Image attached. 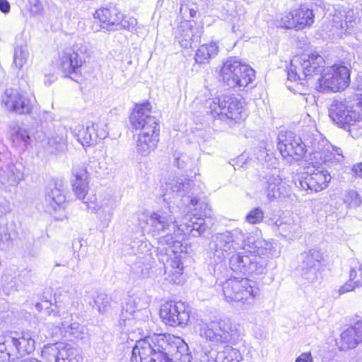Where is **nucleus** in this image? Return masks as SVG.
<instances>
[{
    "label": "nucleus",
    "instance_id": "nucleus-37",
    "mask_svg": "<svg viewBox=\"0 0 362 362\" xmlns=\"http://www.w3.org/2000/svg\"><path fill=\"white\" fill-rule=\"evenodd\" d=\"M28 50L26 45H17L14 49L13 64L21 69L26 63L28 58Z\"/></svg>",
    "mask_w": 362,
    "mask_h": 362
},
{
    "label": "nucleus",
    "instance_id": "nucleus-14",
    "mask_svg": "<svg viewBox=\"0 0 362 362\" xmlns=\"http://www.w3.org/2000/svg\"><path fill=\"white\" fill-rule=\"evenodd\" d=\"M315 16L312 9L305 5H300L298 8H293L291 11L277 20V27L284 28H295L301 30L305 27H310L314 23Z\"/></svg>",
    "mask_w": 362,
    "mask_h": 362
},
{
    "label": "nucleus",
    "instance_id": "nucleus-57",
    "mask_svg": "<svg viewBox=\"0 0 362 362\" xmlns=\"http://www.w3.org/2000/svg\"><path fill=\"white\" fill-rule=\"evenodd\" d=\"M345 25L346 26V28L342 23L340 24V31L338 33V35H339L341 37H342L343 35H345L346 33H351L352 31V29L347 25V22H345Z\"/></svg>",
    "mask_w": 362,
    "mask_h": 362
},
{
    "label": "nucleus",
    "instance_id": "nucleus-15",
    "mask_svg": "<svg viewBox=\"0 0 362 362\" xmlns=\"http://www.w3.org/2000/svg\"><path fill=\"white\" fill-rule=\"evenodd\" d=\"M85 53L86 48L82 45H75L71 50L59 54L57 66L66 76L71 74H78L86 61Z\"/></svg>",
    "mask_w": 362,
    "mask_h": 362
},
{
    "label": "nucleus",
    "instance_id": "nucleus-30",
    "mask_svg": "<svg viewBox=\"0 0 362 362\" xmlns=\"http://www.w3.org/2000/svg\"><path fill=\"white\" fill-rule=\"evenodd\" d=\"M117 201L112 197L104 198L95 206V211L100 221V226L107 228L111 222Z\"/></svg>",
    "mask_w": 362,
    "mask_h": 362
},
{
    "label": "nucleus",
    "instance_id": "nucleus-27",
    "mask_svg": "<svg viewBox=\"0 0 362 362\" xmlns=\"http://www.w3.org/2000/svg\"><path fill=\"white\" fill-rule=\"evenodd\" d=\"M72 189L77 197L84 200L88 191V175L84 165H76L72 168Z\"/></svg>",
    "mask_w": 362,
    "mask_h": 362
},
{
    "label": "nucleus",
    "instance_id": "nucleus-8",
    "mask_svg": "<svg viewBox=\"0 0 362 362\" xmlns=\"http://www.w3.org/2000/svg\"><path fill=\"white\" fill-rule=\"evenodd\" d=\"M198 325L200 337L215 344H235L238 340L237 329L232 326L228 319L201 322Z\"/></svg>",
    "mask_w": 362,
    "mask_h": 362
},
{
    "label": "nucleus",
    "instance_id": "nucleus-51",
    "mask_svg": "<svg viewBox=\"0 0 362 362\" xmlns=\"http://www.w3.org/2000/svg\"><path fill=\"white\" fill-rule=\"evenodd\" d=\"M200 362H217L216 354L212 351L204 353Z\"/></svg>",
    "mask_w": 362,
    "mask_h": 362
},
{
    "label": "nucleus",
    "instance_id": "nucleus-19",
    "mask_svg": "<svg viewBox=\"0 0 362 362\" xmlns=\"http://www.w3.org/2000/svg\"><path fill=\"white\" fill-rule=\"evenodd\" d=\"M262 185L263 192L269 201L290 195V187L282 182L276 169L265 173L262 180Z\"/></svg>",
    "mask_w": 362,
    "mask_h": 362
},
{
    "label": "nucleus",
    "instance_id": "nucleus-45",
    "mask_svg": "<svg viewBox=\"0 0 362 362\" xmlns=\"http://www.w3.org/2000/svg\"><path fill=\"white\" fill-rule=\"evenodd\" d=\"M344 202L348 204L350 207H357L361 205L362 201L357 192L350 190L346 193Z\"/></svg>",
    "mask_w": 362,
    "mask_h": 362
},
{
    "label": "nucleus",
    "instance_id": "nucleus-49",
    "mask_svg": "<svg viewBox=\"0 0 362 362\" xmlns=\"http://www.w3.org/2000/svg\"><path fill=\"white\" fill-rule=\"evenodd\" d=\"M30 12L35 16L41 14L43 6L40 0H28Z\"/></svg>",
    "mask_w": 362,
    "mask_h": 362
},
{
    "label": "nucleus",
    "instance_id": "nucleus-2",
    "mask_svg": "<svg viewBox=\"0 0 362 362\" xmlns=\"http://www.w3.org/2000/svg\"><path fill=\"white\" fill-rule=\"evenodd\" d=\"M246 241V233L241 229L226 230L212 236L209 243L211 259L214 261L209 266V271L217 279L226 272V259L231 257L239 249L243 250Z\"/></svg>",
    "mask_w": 362,
    "mask_h": 362
},
{
    "label": "nucleus",
    "instance_id": "nucleus-64",
    "mask_svg": "<svg viewBox=\"0 0 362 362\" xmlns=\"http://www.w3.org/2000/svg\"><path fill=\"white\" fill-rule=\"evenodd\" d=\"M197 13V8L196 6H194L193 7H190L189 11L188 17L189 18H194Z\"/></svg>",
    "mask_w": 362,
    "mask_h": 362
},
{
    "label": "nucleus",
    "instance_id": "nucleus-32",
    "mask_svg": "<svg viewBox=\"0 0 362 362\" xmlns=\"http://www.w3.org/2000/svg\"><path fill=\"white\" fill-rule=\"evenodd\" d=\"M341 346L343 350L354 349L362 341V323L347 328L341 334Z\"/></svg>",
    "mask_w": 362,
    "mask_h": 362
},
{
    "label": "nucleus",
    "instance_id": "nucleus-16",
    "mask_svg": "<svg viewBox=\"0 0 362 362\" xmlns=\"http://www.w3.org/2000/svg\"><path fill=\"white\" fill-rule=\"evenodd\" d=\"M160 316L166 325L172 327L186 325L189 319L187 306L180 301L163 304L160 309Z\"/></svg>",
    "mask_w": 362,
    "mask_h": 362
},
{
    "label": "nucleus",
    "instance_id": "nucleus-25",
    "mask_svg": "<svg viewBox=\"0 0 362 362\" xmlns=\"http://www.w3.org/2000/svg\"><path fill=\"white\" fill-rule=\"evenodd\" d=\"M243 250H247L258 255L260 258L264 259L268 264L269 259L279 257L278 251L274 244L264 239L258 238L256 240H252L246 233V241L243 243Z\"/></svg>",
    "mask_w": 362,
    "mask_h": 362
},
{
    "label": "nucleus",
    "instance_id": "nucleus-10",
    "mask_svg": "<svg viewBox=\"0 0 362 362\" xmlns=\"http://www.w3.org/2000/svg\"><path fill=\"white\" fill-rule=\"evenodd\" d=\"M324 64L323 57L318 54L295 56L291 59L288 68V79L296 81L302 80V76L308 77L313 73H320Z\"/></svg>",
    "mask_w": 362,
    "mask_h": 362
},
{
    "label": "nucleus",
    "instance_id": "nucleus-6",
    "mask_svg": "<svg viewBox=\"0 0 362 362\" xmlns=\"http://www.w3.org/2000/svg\"><path fill=\"white\" fill-rule=\"evenodd\" d=\"M221 77L229 88H246L255 78V70L241 62L238 57H230L221 69Z\"/></svg>",
    "mask_w": 362,
    "mask_h": 362
},
{
    "label": "nucleus",
    "instance_id": "nucleus-46",
    "mask_svg": "<svg viewBox=\"0 0 362 362\" xmlns=\"http://www.w3.org/2000/svg\"><path fill=\"white\" fill-rule=\"evenodd\" d=\"M62 326L64 329H67L71 334L75 337H78L83 332V327L76 322L69 323L68 322H62Z\"/></svg>",
    "mask_w": 362,
    "mask_h": 362
},
{
    "label": "nucleus",
    "instance_id": "nucleus-24",
    "mask_svg": "<svg viewBox=\"0 0 362 362\" xmlns=\"http://www.w3.org/2000/svg\"><path fill=\"white\" fill-rule=\"evenodd\" d=\"M202 28L194 21L185 20L180 23L176 30L175 38L181 47H191L192 44L199 42L202 34Z\"/></svg>",
    "mask_w": 362,
    "mask_h": 362
},
{
    "label": "nucleus",
    "instance_id": "nucleus-48",
    "mask_svg": "<svg viewBox=\"0 0 362 362\" xmlns=\"http://www.w3.org/2000/svg\"><path fill=\"white\" fill-rule=\"evenodd\" d=\"M257 159L260 161L267 162L271 159L272 156L269 154L268 149L264 145L259 146L255 151Z\"/></svg>",
    "mask_w": 362,
    "mask_h": 362
},
{
    "label": "nucleus",
    "instance_id": "nucleus-26",
    "mask_svg": "<svg viewBox=\"0 0 362 362\" xmlns=\"http://www.w3.org/2000/svg\"><path fill=\"white\" fill-rule=\"evenodd\" d=\"M77 140L83 146H91L97 144L98 139H103L107 137L108 132L101 128L99 124L93 123L86 128L81 127L79 125L74 129Z\"/></svg>",
    "mask_w": 362,
    "mask_h": 362
},
{
    "label": "nucleus",
    "instance_id": "nucleus-62",
    "mask_svg": "<svg viewBox=\"0 0 362 362\" xmlns=\"http://www.w3.org/2000/svg\"><path fill=\"white\" fill-rule=\"evenodd\" d=\"M354 171L358 177H362V163L354 166Z\"/></svg>",
    "mask_w": 362,
    "mask_h": 362
},
{
    "label": "nucleus",
    "instance_id": "nucleus-43",
    "mask_svg": "<svg viewBox=\"0 0 362 362\" xmlns=\"http://www.w3.org/2000/svg\"><path fill=\"white\" fill-rule=\"evenodd\" d=\"M119 25L123 29L127 30L132 32L135 30L137 25V20L133 16H125L121 13V17H119Z\"/></svg>",
    "mask_w": 362,
    "mask_h": 362
},
{
    "label": "nucleus",
    "instance_id": "nucleus-58",
    "mask_svg": "<svg viewBox=\"0 0 362 362\" xmlns=\"http://www.w3.org/2000/svg\"><path fill=\"white\" fill-rule=\"evenodd\" d=\"M334 156H337L335 159L338 162H341L343 160L344 156L342 155V151L339 148H333L332 153Z\"/></svg>",
    "mask_w": 362,
    "mask_h": 362
},
{
    "label": "nucleus",
    "instance_id": "nucleus-50",
    "mask_svg": "<svg viewBox=\"0 0 362 362\" xmlns=\"http://www.w3.org/2000/svg\"><path fill=\"white\" fill-rule=\"evenodd\" d=\"M203 46L206 48V52L209 59L215 57L219 52V47L217 45L216 42H211L209 44H204Z\"/></svg>",
    "mask_w": 362,
    "mask_h": 362
},
{
    "label": "nucleus",
    "instance_id": "nucleus-31",
    "mask_svg": "<svg viewBox=\"0 0 362 362\" xmlns=\"http://www.w3.org/2000/svg\"><path fill=\"white\" fill-rule=\"evenodd\" d=\"M66 197L63 191L54 186L49 188L45 197V206L46 210L52 214L64 209Z\"/></svg>",
    "mask_w": 362,
    "mask_h": 362
},
{
    "label": "nucleus",
    "instance_id": "nucleus-59",
    "mask_svg": "<svg viewBox=\"0 0 362 362\" xmlns=\"http://www.w3.org/2000/svg\"><path fill=\"white\" fill-rule=\"evenodd\" d=\"M189 8H190V7L188 6L187 5H183V4L181 5L180 8V14L182 15V18H188Z\"/></svg>",
    "mask_w": 362,
    "mask_h": 362
},
{
    "label": "nucleus",
    "instance_id": "nucleus-7",
    "mask_svg": "<svg viewBox=\"0 0 362 362\" xmlns=\"http://www.w3.org/2000/svg\"><path fill=\"white\" fill-rule=\"evenodd\" d=\"M222 290L226 301L240 302L247 306L252 305L259 295L255 283L246 278L228 279L223 284Z\"/></svg>",
    "mask_w": 362,
    "mask_h": 362
},
{
    "label": "nucleus",
    "instance_id": "nucleus-36",
    "mask_svg": "<svg viewBox=\"0 0 362 362\" xmlns=\"http://www.w3.org/2000/svg\"><path fill=\"white\" fill-rule=\"evenodd\" d=\"M216 359L217 362H240L242 356L238 349L226 346L216 354Z\"/></svg>",
    "mask_w": 362,
    "mask_h": 362
},
{
    "label": "nucleus",
    "instance_id": "nucleus-63",
    "mask_svg": "<svg viewBox=\"0 0 362 362\" xmlns=\"http://www.w3.org/2000/svg\"><path fill=\"white\" fill-rule=\"evenodd\" d=\"M312 148L313 152L315 153H319L322 150L321 145L320 144H315V142L312 143Z\"/></svg>",
    "mask_w": 362,
    "mask_h": 362
},
{
    "label": "nucleus",
    "instance_id": "nucleus-22",
    "mask_svg": "<svg viewBox=\"0 0 362 362\" xmlns=\"http://www.w3.org/2000/svg\"><path fill=\"white\" fill-rule=\"evenodd\" d=\"M302 261L299 265L302 277L313 283L318 277L319 267L323 260V254L318 249H310L301 255Z\"/></svg>",
    "mask_w": 362,
    "mask_h": 362
},
{
    "label": "nucleus",
    "instance_id": "nucleus-21",
    "mask_svg": "<svg viewBox=\"0 0 362 362\" xmlns=\"http://www.w3.org/2000/svg\"><path fill=\"white\" fill-rule=\"evenodd\" d=\"M141 300L138 298H129L122 306L120 322L124 327L133 325H141L148 318V310L143 309L140 305Z\"/></svg>",
    "mask_w": 362,
    "mask_h": 362
},
{
    "label": "nucleus",
    "instance_id": "nucleus-35",
    "mask_svg": "<svg viewBox=\"0 0 362 362\" xmlns=\"http://www.w3.org/2000/svg\"><path fill=\"white\" fill-rule=\"evenodd\" d=\"M192 182L185 177H177L171 180L168 186L169 189L178 196L184 197L189 194L192 189Z\"/></svg>",
    "mask_w": 362,
    "mask_h": 362
},
{
    "label": "nucleus",
    "instance_id": "nucleus-52",
    "mask_svg": "<svg viewBox=\"0 0 362 362\" xmlns=\"http://www.w3.org/2000/svg\"><path fill=\"white\" fill-rule=\"evenodd\" d=\"M20 281L25 286H29L33 283L32 280V274L29 272H26L25 274H22L19 276Z\"/></svg>",
    "mask_w": 362,
    "mask_h": 362
},
{
    "label": "nucleus",
    "instance_id": "nucleus-23",
    "mask_svg": "<svg viewBox=\"0 0 362 362\" xmlns=\"http://www.w3.org/2000/svg\"><path fill=\"white\" fill-rule=\"evenodd\" d=\"M28 92H5L2 100L7 109L19 114H28L31 112L34 95Z\"/></svg>",
    "mask_w": 362,
    "mask_h": 362
},
{
    "label": "nucleus",
    "instance_id": "nucleus-34",
    "mask_svg": "<svg viewBox=\"0 0 362 362\" xmlns=\"http://www.w3.org/2000/svg\"><path fill=\"white\" fill-rule=\"evenodd\" d=\"M67 148V134L64 127L57 128L47 139V148L51 153L63 152Z\"/></svg>",
    "mask_w": 362,
    "mask_h": 362
},
{
    "label": "nucleus",
    "instance_id": "nucleus-18",
    "mask_svg": "<svg viewBox=\"0 0 362 362\" xmlns=\"http://www.w3.org/2000/svg\"><path fill=\"white\" fill-rule=\"evenodd\" d=\"M4 344H6L7 346L14 349L16 351V353H13V351L11 352V351H8L7 348L3 349L0 347V352L4 353V351H6V354L8 357V362L13 361L16 358L29 354L35 350V341L33 338L32 334L28 332H22L21 336L17 338H8ZM6 361V359H4V361Z\"/></svg>",
    "mask_w": 362,
    "mask_h": 362
},
{
    "label": "nucleus",
    "instance_id": "nucleus-47",
    "mask_svg": "<svg viewBox=\"0 0 362 362\" xmlns=\"http://www.w3.org/2000/svg\"><path fill=\"white\" fill-rule=\"evenodd\" d=\"M206 48L203 45L197 50L194 59L197 64H206L209 62V58L206 54Z\"/></svg>",
    "mask_w": 362,
    "mask_h": 362
},
{
    "label": "nucleus",
    "instance_id": "nucleus-13",
    "mask_svg": "<svg viewBox=\"0 0 362 362\" xmlns=\"http://www.w3.org/2000/svg\"><path fill=\"white\" fill-rule=\"evenodd\" d=\"M42 356L47 362H83V359L81 350L64 342L45 346Z\"/></svg>",
    "mask_w": 362,
    "mask_h": 362
},
{
    "label": "nucleus",
    "instance_id": "nucleus-54",
    "mask_svg": "<svg viewBox=\"0 0 362 362\" xmlns=\"http://www.w3.org/2000/svg\"><path fill=\"white\" fill-rule=\"evenodd\" d=\"M295 362H313V358L310 352H305L301 354Z\"/></svg>",
    "mask_w": 362,
    "mask_h": 362
},
{
    "label": "nucleus",
    "instance_id": "nucleus-55",
    "mask_svg": "<svg viewBox=\"0 0 362 362\" xmlns=\"http://www.w3.org/2000/svg\"><path fill=\"white\" fill-rule=\"evenodd\" d=\"M10 235L8 233H0V248H6L9 243Z\"/></svg>",
    "mask_w": 362,
    "mask_h": 362
},
{
    "label": "nucleus",
    "instance_id": "nucleus-44",
    "mask_svg": "<svg viewBox=\"0 0 362 362\" xmlns=\"http://www.w3.org/2000/svg\"><path fill=\"white\" fill-rule=\"evenodd\" d=\"M264 212L260 208L251 210L246 216V221L250 224H257L262 221Z\"/></svg>",
    "mask_w": 362,
    "mask_h": 362
},
{
    "label": "nucleus",
    "instance_id": "nucleus-28",
    "mask_svg": "<svg viewBox=\"0 0 362 362\" xmlns=\"http://www.w3.org/2000/svg\"><path fill=\"white\" fill-rule=\"evenodd\" d=\"M206 228L207 225L203 218L193 216L189 218L187 216L183 218L182 223L177 227L178 239L181 235L185 234H191L194 237L200 236Z\"/></svg>",
    "mask_w": 362,
    "mask_h": 362
},
{
    "label": "nucleus",
    "instance_id": "nucleus-1",
    "mask_svg": "<svg viewBox=\"0 0 362 362\" xmlns=\"http://www.w3.org/2000/svg\"><path fill=\"white\" fill-rule=\"evenodd\" d=\"M188 346L182 339L171 334H153L136 341L132 362H190Z\"/></svg>",
    "mask_w": 362,
    "mask_h": 362
},
{
    "label": "nucleus",
    "instance_id": "nucleus-11",
    "mask_svg": "<svg viewBox=\"0 0 362 362\" xmlns=\"http://www.w3.org/2000/svg\"><path fill=\"white\" fill-rule=\"evenodd\" d=\"M321 90H345L350 83V70L341 64H334L324 69L318 78Z\"/></svg>",
    "mask_w": 362,
    "mask_h": 362
},
{
    "label": "nucleus",
    "instance_id": "nucleus-38",
    "mask_svg": "<svg viewBox=\"0 0 362 362\" xmlns=\"http://www.w3.org/2000/svg\"><path fill=\"white\" fill-rule=\"evenodd\" d=\"M13 136L25 144H30L32 141V137L35 138L37 141L42 140V137L40 135L35 136L33 131H29L23 127H18V129L16 131Z\"/></svg>",
    "mask_w": 362,
    "mask_h": 362
},
{
    "label": "nucleus",
    "instance_id": "nucleus-20",
    "mask_svg": "<svg viewBox=\"0 0 362 362\" xmlns=\"http://www.w3.org/2000/svg\"><path fill=\"white\" fill-rule=\"evenodd\" d=\"M278 148L284 158H295L296 160L305 153V145L300 136L292 132L280 134Z\"/></svg>",
    "mask_w": 362,
    "mask_h": 362
},
{
    "label": "nucleus",
    "instance_id": "nucleus-53",
    "mask_svg": "<svg viewBox=\"0 0 362 362\" xmlns=\"http://www.w3.org/2000/svg\"><path fill=\"white\" fill-rule=\"evenodd\" d=\"M11 210V204L8 201H3L0 202V216L6 215Z\"/></svg>",
    "mask_w": 362,
    "mask_h": 362
},
{
    "label": "nucleus",
    "instance_id": "nucleus-3",
    "mask_svg": "<svg viewBox=\"0 0 362 362\" xmlns=\"http://www.w3.org/2000/svg\"><path fill=\"white\" fill-rule=\"evenodd\" d=\"M151 113V105L146 102L136 104L130 117L132 125L141 130L136 141V150L142 156H147L153 151L159 141V124Z\"/></svg>",
    "mask_w": 362,
    "mask_h": 362
},
{
    "label": "nucleus",
    "instance_id": "nucleus-17",
    "mask_svg": "<svg viewBox=\"0 0 362 362\" xmlns=\"http://www.w3.org/2000/svg\"><path fill=\"white\" fill-rule=\"evenodd\" d=\"M313 170L308 168L307 174L295 182L296 187L301 190L320 192L325 189L331 180V176L327 170L321 167L315 168Z\"/></svg>",
    "mask_w": 362,
    "mask_h": 362
},
{
    "label": "nucleus",
    "instance_id": "nucleus-60",
    "mask_svg": "<svg viewBox=\"0 0 362 362\" xmlns=\"http://www.w3.org/2000/svg\"><path fill=\"white\" fill-rule=\"evenodd\" d=\"M198 199L196 197H192V195L189 194H187V197H185V200H184V203L187 204L188 203H190L193 206L197 205L198 203Z\"/></svg>",
    "mask_w": 362,
    "mask_h": 362
},
{
    "label": "nucleus",
    "instance_id": "nucleus-61",
    "mask_svg": "<svg viewBox=\"0 0 362 362\" xmlns=\"http://www.w3.org/2000/svg\"><path fill=\"white\" fill-rule=\"evenodd\" d=\"M359 274L354 280L356 287H362V265L359 267Z\"/></svg>",
    "mask_w": 362,
    "mask_h": 362
},
{
    "label": "nucleus",
    "instance_id": "nucleus-4",
    "mask_svg": "<svg viewBox=\"0 0 362 362\" xmlns=\"http://www.w3.org/2000/svg\"><path fill=\"white\" fill-rule=\"evenodd\" d=\"M329 116L339 127L347 129L362 120V94L352 93L348 98L333 100Z\"/></svg>",
    "mask_w": 362,
    "mask_h": 362
},
{
    "label": "nucleus",
    "instance_id": "nucleus-12",
    "mask_svg": "<svg viewBox=\"0 0 362 362\" xmlns=\"http://www.w3.org/2000/svg\"><path fill=\"white\" fill-rule=\"evenodd\" d=\"M229 264L231 269L238 272L262 274L267 272L266 260L247 250L234 253Z\"/></svg>",
    "mask_w": 362,
    "mask_h": 362
},
{
    "label": "nucleus",
    "instance_id": "nucleus-29",
    "mask_svg": "<svg viewBox=\"0 0 362 362\" xmlns=\"http://www.w3.org/2000/svg\"><path fill=\"white\" fill-rule=\"evenodd\" d=\"M23 172L21 164H11L0 170V183L5 190L16 187L23 179Z\"/></svg>",
    "mask_w": 362,
    "mask_h": 362
},
{
    "label": "nucleus",
    "instance_id": "nucleus-42",
    "mask_svg": "<svg viewBox=\"0 0 362 362\" xmlns=\"http://www.w3.org/2000/svg\"><path fill=\"white\" fill-rule=\"evenodd\" d=\"M357 277V271L352 269L349 272V280L341 286L339 289V295L344 294L349 291H353L355 288H357L355 284V279Z\"/></svg>",
    "mask_w": 362,
    "mask_h": 362
},
{
    "label": "nucleus",
    "instance_id": "nucleus-40",
    "mask_svg": "<svg viewBox=\"0 0 362 362\" xmlns=\"http://www.w3.org/2000/svg\"><path fill=\"white\" fill-rule=\"evenodd\" d=\"M276 225L278 226V230L285 237H293L297 233L299 226L293 223H282L281 221L278 223V221L276 222Z\"/></svg>",
    "mask_w": 362,
    "mask_h": 362
},
{
    "label": "nucleus",
    "instance_id": "nucleus-56",
    "mask_svg": "<svg viewBox=\"0 0 362 362\" xmlns=\"http://www.w3.org/2000/svg\"><path fill=\"white\" fill-rule=\"evenodd\" d=\"M11 9V6L8 0H0V11L3 13H9Z\"/></svg>",
    "mask_w": 362,
    "mask_h": 362
},
{
    "label": "nucleus",
    "instance_id": "nucleus-33",
    "mask_svg": "<svg viewBox=\"0 0 362 362\" xmlns=\"http://www.w3.org/2000/svg\"><path fill=\"white\" fill-rule=\"evenodd\" d=\"M119 17H121V11L113 5L102 7L96 10L94 13V18L98 19L106 28L119 25Z\"/></svg>",
    "mask_w": 362,
    "mask_h": 362
},
{
    "label": "nucleus",
    "instance_id": "nucleus-5",
    "mask_svg": "<svg viewBox=\"0 0 362 362\" xmlns=\"http://www.w3.org/2000/svg\"><path fill=\"white\" fill-rule=\"evenodd\" d=\"M148 224L151 233L158 238L160 245L170 247L180 243L177 232L179 225L170 208L153 212L148 219Z\"/></svg>",
    "mask_w": 362,
    "mask_h": 362
},
{
    "label": "nucleus",
    "instance_id": "nucleus-41",
    "mask_svg": "<svg viewBox=\"0 0 362 362\" xmlns=\"http://www.w3.org/2000/svg\"><path fill=\"white\" fill-rule=\"evenodd\" d=\"M111 298L105 293H99L94 299V304L97 306L100 313H105L110 307Z\"/></svg>",
    "mask_w": 362,
    "mask_h": 362
},
{
    "label": "nucleus",
    "instance_id": "nucleus-39",
    "mask_svg": "<svg viewBox=\"0 0 362 362\" xmlns=\"http://www.w3.org/2000/svg\"><path fill=\"white\" fill-rule=\"evenodd\" d=\"M170 265L172 269L169 271V273L175 276V277L173 276L170 280L175 284H179L180 282L179 277L182 274L183 264L179 258L175 257L170 260Z\"/></svg>",
    "mask_w": 362,
    "mask_h": 362
},
{
    "label": "nucleus",
    "instance_id": "nucleus-9",
    "mask_svg": "<svg viewBox=\"0 0 362 362\" xmlns=\"http://www.w3.org/2000/svg\"><path fill=\"white\" fill-rule=\"evenodd\" d=\"M205 105L209 106L210 112L214 117L226 116L235 122H240L247 117L246 110L240 100L231 95L209 98L206 100Z\"/></svg>",
    "mask_w": 362,
    "mask_h": 362
}]
</instances>
